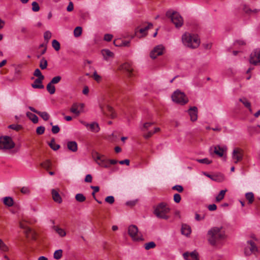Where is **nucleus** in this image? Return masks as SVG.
I'll return each mask as SVG.
<instances>
[{
  "label": "nucleus",
  "mask_w": 260,
  "mask_h": 260,
  "mask_svg": "<svg viewBox=\"0 0 260 260\" xmlns=\"http://www.w3.org/2000/svg\"><path fill=\"white\" fill-rule=\"evenodd\" d=\"M226 238L225 232L222 226L211 228L207 234V239L212 246H217L223 244Z\"/></svg>",
  "instance_id": "nucleus-1"
},
{
  "label": "nucleus",
  "mask_w": 260,
  "mask_h": 260,
  "mask_svg": "<svg viewBox=\"0 0 260 260\" xmlns=\"http://www.w3.org/2000/svg\"><path fill=\"white\" fill-rule=\"evenodd\" d=\"M182 41L185 46L191 48H196L200 44V41L197 35H191L187 32L182 36Z\"/></svg>",
  "instance_id": "nucleus-2"
},
{
  "label": "nucleus",
  "mask_w": 260,
  "mask_h": 260,
  "mask_svg": "<svg viewBox=\"0 0 260 260\" xmlns=\"http://www.w3.org/2000/svg\"><path fill=\"white\" fill-rule=\"evenodd\" d=\"M170 211L166 203L161 202L158 204L154 209V214L159 218L168 219L169 216L167 214Z\"/></svg>",
  "instance_id": "nucleus-3"
},
{
  "label": "nucleus",
  "mask_w": 260,
  "mask_h": 260,
  "mask_svg": "<svg viewBox=\"0 0 260 260\" xmlns=\"http://www.w3.org/2000/svg\"><path fill=\"white\" fill-rule=\"evenodd\" d=\"M15 147V143L12 138L9 136L0 137V149L9 150Z\"/></svg>",
  "instance_id": "nucleus-4"
},
{
  "label": "nucleus",
  "mask_w": 260,
  "mask_h": 260,
  "mask_svg": "<svg viewBox=\"0 0 260 260\" xmlns=\"http://www.w3.org/2000/svg\"><path fill=\"white\" fill-rule=\"evenodd\" d=\"M172 99L174 102L181 105H184L188 102V98L184 93L179 90H177L173 93Z\"/></svg>",
  "instance_id": "nucleus-5"
},
{
  "label": "nucleus",
  "mask_w": 260,
  "mask_h": 260,
  "mask_svg": "<svg viewBox=\"0 0 260 260\" xmlns=\"http://www.w3.org/2000/svg\"><path fill=\"white\" fill-rule=\"evenodd\" d=\"M166 16L171 18L172 22L176 27H180L183 25V18L177 12H174L171 13L170 12H167Z\"/></svg>",
  "instance_id": "nucleus-6"
},
{
  "label": "nucleus",
  "mask_w": 260,
  "mask_h": 260,
  "mask_svg": "<svg viewBox=\"0 0 260 260\" xmlns=\"http://www.w3.org/2000/svg\"><path fill=\"white\" fill-rule=\"evenodd\" d=\"M128 233L129 236L134 241H142L143 240L142 235L138 233V229L135 225L129 226L128 228Z\"/></svg>",
  "instance_id": "nucleus-7"
},
{
  "label": "nucleus",
  "mask_w": 260,
  "mask_h": 260,
  "mask_svg": "<svg viewBox=\"0 0 260 260\" xmlns=\"http://www.w3.org/2000/svg\"><path fill=\"white\" fill-rule=\"evenodd\" d=\"M152 26L153 25L151 23L144 22L142 23L140 26H138L135 28V35H136L139 32L143 35V36H145L147 34V31L149 28L152 27Z\"/></svg>",
  "instance_id": "nucleus-8"
},
{
  "label": "nucleus",
  "mask_w": 260,
  "mask_h": 260,
  "mask_svg": "<svg viewBox=\"0 0 260 260\" xmlns=\"http://www.w3.org/2000/svg\"><path fill=\"white\" fill-rule=\"evenodd\" d=\"M95 155L94 156L95 160L99 165L104 168H109L110 167L109 160L106 159L104 155H102L98 153H96Z\"/></svg>",
  "instance_id": "nucleus-9"
},
{
  "label": "nucleus",
  "mask_w": 260,
  "mask_h": 260,
  "mask_svg": "<svg viewBox=\"0 0 260 260\" xmlns=\"http://www.w3.org/2000/svg\"><path fill=\"white\" fill-rule=\"evenodd\" d=\"M249 61L254 65H260V49H256L251 53Z\"/></svg>",
  "instance_id": "nucleus-10"
},
{
  "label": "nucleus",
  "mask_w": 260,
  "mask_h": 260,
  "mask_svg": "<svg viewBox=\"0 0 260 260\" xmlns=\"http://www.w3.org/2000/svg\"><path fill=\"white\" fill-rule=\"evenodd\" d=\"M165 47L162 45H159L155 47L150 53V56L152 59L156 58L158 56L163 54Z\"/></svg>",
  "instance_id": "nucleus-11"
},
{
  "label": "nucleus",
  "mask_w": 260,
  "mask_h": 260,
  "mask_svg": "<svg viewBox=\"0 0 260 260\" xmlns=\"http://www.w3.org/2000/svg\"><path fill=\"white\" fill-rule=\"evenodd\" d=\"M247 244L249 246L246 247L244 250V253L245 255L249 256L251 255L252 253H254L257 251V247L253 241L252 240L248 241Z\"/></svg>",
  "instance_id": "nucleus-12"
},
{
  "label": "nucleus",
  "mask_w": 260,
  "mask_h": 260,
  "mask_svg": "<svg viewBox=\"0 0 260 260\" xmlns=\"http://www.w3.org/2000/svg\"><path fill=\"white\" fill-rule=\"evenodd\" d=\"M183 257L185 260H200L199 253L196 250L185 252L183 253Z\"/></svg>",
  "instance_id": "nucleus-13"
},
{
  "label": "nucleus",
  "mask_w": 260,
  "mask_h": 260,
  "mask_svg": "<svg viewBox=\"0 0 260 260\" xmlns=\"http://www.w3.org/2000/svg\"><path fill=\"white\" fill-rule=\"evenodd\" d=\"M104 114L110 116L111 118H114L116 116L113 108L109 105H106L105 108L101 107Z\"/></svg>",
  "instance_id": "nucleus-14"
},
{
  "label": "nucleus",
  "mask_w": 260,
  "mask_h": 260,
  "mask_svg": "<svg viewBox=\"0 0 260 260\" xmlns=\"http://www.w3.org/2000/svg\"><path fill=\"white\" fill-rule=\"evenodd\" d=\"M232 157L235 160V163H237L238 161H241L243 158L242 150L239 148L234 149L233 152Z\"/></svg>",
  "instance_id": "nucleus-15"
},
{
  "label": "nucleus",
  "mask_w": 260,
  "mask_h": 260,
  "mask_svg": "<svg viewBox=\"0 0 260 260\" xmlns=\"http://www.w3.org/2000/svg\"><path fill=\"white\" fill-rule=\"evenodd\" d=\"M118 69L119 70H123L126 72L127 75L128 77H132L133 76V69L132 68L131 64L129 63H124L119 67Z\"/></svg>",
  "instance_id": "nucleus-16"
},
{
  "label": "nucleus",
  "mask_w": 260,
  "mask_h": 260,
  "mask_svg": "<svg viewBox=\"0 0 260 260\" xmlns=\"http://www.w3.org/2000/svg\"><path fill=\"white\" fill-rule=\"evenodd\" d=\"M84 106L82 103H74L70 109V111L77 115H79L81 112V110L84 108Z\"/></svg>",
  "instance_id": "nucleus-17"
},
{
  "label": "nucleus",
  "mask_w": 260,
  "mask_h": 260,
  "mask_svg": "<svg viewBox=\"0 0 260 260\" xmlns=\"http://www.w3.org/2000/svg\"><path fill=\"white\" fill-rule=\"evenodd\" d=\"M28 109L32 112L38 114L40 117L42 118L43 120L45 121H47L50 117L49 114L46 112H40L36 109H35L34 107L29 106Z\"/></svg>",
  "instance_id": "nucleus-18"
},
{
  "label": "nucleus",
  "mask_w": 260,
  "mask_h": 260,
  "mask_svg": "<svg viewBox=\"0 0 260 260\" xmlns=\"http://www.w3.org/2000/svg\"><path fill=\"white\" fill-rule=\"evenodd\" d=\"M188 114L190 116V120L195 121L198 118V108L196 107H191L188 110Z\"/></svg>",
  "instance_id": "nucleus-19"
},
{
  "label": "nucleus",
  "mask_w": 260,
  "mask_h": 260,
  "mask_svg": "<svg viewBox=\"0 0 260 260\" xmlns=\"http://www.w3.org/2000/svg\"><path fill=\"white\" fill-rule=\"evenodd\" d=\"M53 200L56 203H60L62 202V199L59 195L58 191L56 189H53L51 191Z\"/></svg>",
  "instance_id": "nucleus-20"
},
{
  "label": "nucleus",
  "mask_w": 260,
  "mask_h": 260,
  "mask_svg": "<svg viewBox=\"0 0 260 260\" xmlns=\"http://www.w3.org/2000/svg\"><path fill=\"white\" fill-rule=\"evenodd\" d=\"M191 230L190 226L186 224H182L181 227V234L186 236H188L191 233Z\"/></svg>",
  "instance_id": "nucleus-21"
},
{
  "label": "nucleus",
  "mask_w": 260,
  "mask_h": 260,
  "mask_svg": "<svg viewBox=\"0 0 260 260\" xmlns=\"http://www.w3.org/2000/svg\"><path fill=\"white\" fill-rule=\"evenodd\" d=\"M67 147L70 151L75 152L78 150V145L75 141H69L67 143Z\"/></svg>",
  "instance_id": "nucleus-22"
},
{
  "label": "nucleus",
  "mask_w": 260,
  "mask_h": 260,
  "mask_svg": "<svg viewBox=\"0 0 260 260\" xmlns=\"http://www.w3.org/2000/svg\"><path fill=\"white\" fill-rule=\"evenodd\" d=\"M226 150V148L221 147L219 146L214 147V153L220 157H222L223 155L224 152Z\"/></svg>",
  "instance_id": "nucleus-23"
},
{
  "label": "nucleus",
  "mask_w": 260,
  "mask_h": 260,
  "mask_svg": "<svg viewBox=\"0 0 260 260\" xmlns=\"http://www.w3.org/2000/svg\"><path fill=\"white\" fill-rule=\"evenodd\" d=\"M40 166L45 169L46 170L48 171L50 169L52 166V163L50 159H47L40 164Z\"/></svg>",
  "instance_id": "nucleus-24"
},
{
  "label": "nucleus",
  "mask_w": 260,
  "mask_h": 260,
  "mask_svg": "<svg viewBox=\"0 0 260 260\" xmlns=\"http://www.w3.org/2000/svg\"><path fill=\"white\" fill-rule=\"evenodd\" d=\"M88 129L93 133H98L99 132L100 128L99 125L96 122H92L89 124Z\"/></svg>",
  "instance_id": "nucleus-25"
},
{
  "label": "nucleus",
  "mask_w": 260,
  "mask_h": 260,
  "mask_svg": "<svg viewBox=\"0 0 260 260\" xmlns=\"http://www.w3.org/2000/svg\"><path fill=\"white\" fill-rule=\"evenodd\" d=\"M34 75L38 77V79H36V82H41V80H43L44 79V76L42 74L39 69H36L35 70Z\"/></svg>",
  "instance_id": "nucleus-26"
},
{
  "label": "nucleus",
  "mask_w": 260,
  "mask_h": 260,
  "mask_svg": "<svg viewBox=\"0 0 260 260\" xmlns=\"http://www.w3.org/2000/svg\"><path fill=\"white\" fill-rule=\"evenodd\" d=\"M239 101L242 103L245 107L249 109L250 113H252V111L251 108V104L245 98L240 99Z\"/></svg>",
  "instance_id": "nucleus-27"
},
{
  "label": "nucleus",
  "mask_w": 260,
  "mask_h": 260,
  "mask_svg": "<svg viewBox=\"0 0 260 260\" xmlns=\"http://www.w3.org/2000/svg\"><path fill=\"white\" fill-rule=\"evenodd\" d=\"M160 130V128L155 127L153 131H148L147 133L144 134L143 137L146 139H149L153 134L159 132Z\"/></svg>",
  "instance_id": "nucleus-28"
},
{
  "label": "nucleus",
  "mask_w": 260,
  "mask_h": 260,
  "mask_svg": "<svg viewBox=\"0 0 260 260\" xmlns=\"http://www.w3.org/2000/svg\"><path fill=\"white\" fill-rule=\"evenodd\" d=\"M4 203L8 207H11L14 204L13 199L11 197H5L3 200Z\"/></svg>",
  "instance_id": "nucleus-29"
},
{
  "label": "nucleus",
  "mask_w": 260,
  "mask_h": 260,
  "mask_svg": "<svg viewBox=\"0 0 260 260\" xmlns=\"http://www.w3.org/2000/svg\"><path fill=\"white\" fill-rule=\"evenodd\" d=\"M26 116L34 123H37L38 122V118L35 114L30 112H27L26 113Z\"/></svg>",
  "instance_id": "nucleus-30"
},
{
  "label": "nucleus",
  "mask_w": 260,
  "mask_h": 260,
  "mask_svg": "<svg viewBox=\"0 0 260 260\" xmlns=\"http://www.w3.org/2000/svg\"><path fill=\"white\" fill-rule=\"evenodd\" d=\"M102 53L106 59H107L108 57H113L114 56L113 53L108 49L103 50Z\"/></svg>",
  "instance_id": "nucleus-31"
},
{
  "label": "nucleus",
  "mask_w": 260,
  "mask_h": 260,
  "mask_svg": "<svg viewBox=\"0 0 260 260\" xmlns=\"http://www.w3.org/2000/svg\"><path fill=\"white\" fill-rule=\"evenodd\" d=\"M53 229L60 236L63 237L66 235V233L63 229L57 226H54Z\"/></svg>",
  "instance_id": "nucleus-32"
},
{
  "label": "nucleus",
  "mask_w": 260,
  "mask_h": 260,
  "mask_svg": "<svg viewBox=\"0 0 260 260\" xmlns=\"http://www.w3.org/2000/svg\"><path fill=\"white\" fill-rule=\"evenodd\" d=\"M206 176L210 178L213 181H220L223 179V177L222 176H217V175H212L208 174H205Z\"/></svg>",
  "instance_id": "nucleus-33"
},
{
  "label": "nucleus",
  "mask_w": 260,
  "mask_h": 260,
  "mask_svg": "<svg viewBox=\"0 0 260 260\" xmlns=\"http://www.w3.org/2000/svg\"><path fill=\"white\" fill-rule=\"evenodd\" d=\"M49 146L53 150H57L60 148V145L58 144H56L55 143V139L52 138L51 142L49 143Z\"/></svg>",
  "instance_id": "nucleus-34"
},
{
  "label": "nucleus",
  "mask_w": 260,
  "mask_h": 260,
  "mask_svg": "<svg viewBox=\"0 0 260 260\" xmlns=\"http://www.w3.org/2000/svg\"><path fill=\"white\" fill-rule=\"evenodd\" d=\"M226 190H221L219 194L216 197V201L217 202H220L224 197L225 192H226Z\"/></svg>",
  "instance_id": "nucleus-35"
},
{
  "label": "nucleus",
  "mask_w": 260,
  "mask_h": 260,
  "mask_svg": "<svg viewBox=\"0 0 260 260\" xmlns=\"http://www.w3.org/2000/svg\"><path fill=\"white\" fill-rule=\"evenodd\" d=\"M46 88H47V91L51 94H54L55 93V86L53 85V84L51 83L50 82H49L47 84V85L46 86Z\"/></svg>",
  "instance_id": "nucleus-36"
},
{
  "label": "nucleus",
  "mask_w": 260,
  "mask_h": 260,
  "mask_svg": "<svg viewBox=\"0 0 260 260\" xmlns=\"http://www.w3.org/2000/svg\"><path fill=\"white\" fill-rule=\"evenodd\" d=\"M246 199L248 200V203L251 204L254 201V194L252 192H248L245 194Z\"/></svg>",
  "instance_id": "nucleus-37"
},
{
  "label": "nucleus",
  "mask_w": 260,
  "mask_h": 260,
  "mask_svg": "<svg viewBox=\"0 0 260 260\" xmlns=\"http://www.w3.org/2000/svg\"><path fill=\"white\" fill-rule=\"evenodd\" d=\"M82 32V28L81 26L76 27L74 30V35L75 37H80Z\"/></svg>",
  "instance_id": "nucleus-38"
},
{
  "label": "nucleus",
  "mask_w": 260,
  "mask_h": 260,
  "mask_svg": "<svg viewBox=\"0 0 260 260\" xmlns=\"http://www.w3.org/2000/svg\"><path fill=\"white\" fill-rule=\"evenodd\" d=\"M48 62L47 60L44 58H42L40 62V67L42 70H44L47 68Z\"/></svg>",
  "instance_id": "nucleus-39"
},
{
  "label": "nucleus",
  "mask_w": 260,
  "mask_h": 260,
  "mask_svg": "<svg viewBox=\"0 0 260 260\" xmlns=\"http://www.w3.org/2000/svg\"><path fill=\"white\" fill-rule=\"evenodd\" d=\"M62 256V250L61 249H59L56 250L53 255V257L56 259H59L61 258Z\"/></svg>",
  "instance_id": "nucleus-40"
},
{
  "label": "nucleus",
  "mask_w": 260,
  "mask_h": 260,
  "mask_svg": "<svg viewBox=\"0 0 260 260\" xmlns=\"http://www.w3.org/2000/svg\"><path fill=\"white\" fill-rule=\"evenodd\" d=\"M52 47L56 50L58 51L60 49V45L58 41L53 40L52 42Z\"/></svg>",
  "instance_id": "nucleus-41"
},
{
  "label": "nucleus",
  "mask_w": 260,
  "mask_h": 260,
  "mask_svg": "<svg viewBox=\"0 0 260 260\" xmlns=\"http://www.w3.org/2000/svg\"><path fill=\"white\" fill-rule=\"evenodd\" d=\"M31 86L34 88L43 89L44 88V85L42 84V80H41V82H36V80L34 82L31 84Z\"/></svg>",
  "instance_id": "nucleus-42"
},
{
  "label": "nucleus",
  "mask_w": 260,
  "mask_h": 260,
  "mask_svg": "<svg viewBox=\"0 0 260 260\" xmlns=\"http://www.w3.org/2000/svg\"><path fill=\"white\" fill-rule=\"evenodd\" d=\"M75 199L79 202H83L85 201V197L82 193H77L75 196Z\"/></svg>",
  "instance_id": "nucleus-43"
},
{
  "label": "nucleus",
  "mask_w": 260,
  "mask_h": 260,
  "mask_svg": "<svg viewBox=\"0 0 260 260\" xmlns=\"http://www.w3.org/2000/svg\"><path fill=\"white\" fill-rule=\"evenodd\" d=\"M51 36H52L51 32L49 30L46 31L44 32V38L45 41L46 42V44H47L48 43L49 40L51 38Z\"/></svg>",
  "instance_id": "nucleus-44"
},
{
  "label": "nucleus",
  "mask_w": 260,
  "mask_h": 260,
  "mask_svg": "<svg viewBox=\"0 0 260 260\" xmlns=\"http://www.w3.org/2000/svg\"><path fill=\"white\" fill-rule=\"evenodd\" d=\"M0 250L3 251H8L9 250L8 247L1 239H0Z\"/></svg>",
  "instance_id": "nucleus-45"
},
{
  "label": "nucleus",
  "mask_w": 260,
  "mask_h": 260,
  "mask_svg": "<svg viewBox=\"0 0 260 260\" xmlns=\"http://www.w3.org/2000/svg\"><path fill=\"white\" fill-rule=\"evenodd\" d=\"M156 246V244L154 242H150L145 244V248L146 250H149L151 248H154Z\"/></svg>",
  "instance_id": "nucleus-46"
},
{
  "label": "nucleus",
  "mask_w": 260,
  "mask_h": 260,
  "mask_svg": "<svg viewBox=\"0 0 260 260\" xmlns=\"http://www.w3.org/2000/svg\"><path fill=\"white\" fill-rule=\"evenodd\" d=\"M154 124L153 122H146L144 123L143 126L142 128V131H148L150 127Z\"/></svg>",
  "instance_id": "nucleus-47"
},
{
  "label": "nucleus",
  "mask_w": 260,
  "mask_h": 260,
  "mask_svg": "<svg viewBox=\"0 0 260 260\" xmlns=\"http://www.w3.org/2000/svg\"><path fill=\"white\" fill-rule=\"evenodd\" d=\"M32 10L34 12H38L40 10V6L38 3L36 2H34L32 3Z\"/></svg>",
  "instance_id": "nucleus-48"
},
{
  "label": "nucleus",
  "mask_w": 260,
  "mask_h": 260,
  "mask_svg": "<svg viewBox=\"0 0 260 260\" xmlns=\"http://www.w3.org/2000/svg\"><path fill=\"white\" fill-rule=\"evenodd\" d=\"M61 79V76H57L53 77L50 82L53 84H57L60 81Z\"/></svg>",
  "instance_id": "nucleus-49"
},
{
  "label": "nucleus",
  "mask_w": 260,
  "mask_h": 260,
  "mask_svg": "<svg viewBox=\"0 0 260 260\" xmlns=\"http://www.w3.org/2000/svg\"><path fill=\"white\" fill-rule=\"evenodd\" d=\"M242 10L245 13L248 14H250L252 12V10L245 4L243 5Z\"/></svg>",
  "instance_id": "nucleus-50"
},
{
  "label": "nucleus",
  "mask_w": 260,
  "mask_h": 260,
  "mask_svg": "<svg viewBox=\"0 0 260 260\" xmlns=\"http://www.w3.org/2000/svg\"><path fill=\"white\" fill-rule=\"evenodd\" d=\"M9 128L18 131L22 128V126L19 124H11L8 126Z\"/></svg>",
  "instance_id": "nucleus-51"
},
{
  "label": "nucleus",
  "mask_w": 260,
  "mask_h": 260,
  "mask_svg": "<svg viewBox=\"0 0 260 260\" xmlns=\"http://www.w3.org/2000/svg\"><path fill=\"white\" fill-rule=\"evenodd\" d=\"M115 199L114 197L113 196H108L105 198V202L107 203L110 204H113L114 203Z\"/></svg>",
  "instance_id": "nucleus-52"
},
{
  "label": "nucleus",
  "mask_w": 260,
  "mask_h": 260,
  "mask_svg": "<svg viewBox=\"0 0 260 260\" xmlns=\"http://www.w3.org/2000/svg\"><path fill=\"white\" fill-rule=\"evenodd\" d=\"M45 127L40 126L37 127L36 133L38 135H42L45 132Z\"/></svg>",
  "instance_id": "nucleus-53"
},
{
  "label": "nucleus",
  "mask_w": 260,
  "mask_h": 260,
  "mask_svg": "<svg viewBox=\"0 0 260 260\" xmlns=\"http://www.w3.org/2000/svg\"><path fill=\"white\" fill-rule=\"evenodd\" d=\"M122 42L123 40L121 39H117L114 41L113 43L116 46L121 47Z\"/></svg>",
  "instance_id": "nucleus-54"
},
{
  "label": "nucleus",
  "mask_w": 260,
  "mask_h": 260,
  "mask_svg": "<svg viewBox=\"0 0 260 260\" xmlns=\"http://www.w3.org/2000/svg\"><path fill=\"white\" fill-rule=\"evenodd\" d=\"M199 162L202 164H210L212 162V160H210L207 158L198 159L197 160Z\"/></svg>",
  "instance_id": "nucleus-55"
},
{
  "label": "nucleus",
  "mask_w": 260,
  "mask_h": 260,
  "mask_svg": "<svg viewBox=\"0 0 260 260\" xmlns=\"http://www.w3.org/2000/svg\"><path fill=\"white\" fill-rule=\"evenodd\" d=\"M173 190L178 191L179 192H182L183 191V188L181 185H176L172 187Z\"/></svg>",
  "instance_id": "nucleus-56"
},
{
  "label": "nucleus",
  "mask_w": 260,
  "mask_h": 260,
  "mask_svg": "<svg viewBox=\"0 0 260 260\" xmlns=\"http://www.w3.org/2000/svg\"><path fill=\"white\" fill-rule=\"evenodd\" d=\"M20 191L21 193L23 194H29L30 193V190L28 187L24 186L22 187L20 189Z\"/></svg>",
  "instance_id": "nucleus-57"
},
{
  "label": "nucleus",
  "mask_w": 260,
  "mask_h": 260,
  "mask_svg": "<svg viewBox=\"0 0 260 260\" xmlns=\"http://www.w3.org/2000/svg\"><path fill=\"white\" fill-rule=\"evenodd\" d=\"M60 131V128L58 125H53L52 127L51 131L52 133L56 134H57Z\"/></svg>",
  "instance_id": "nucleus-58"
},
{
  "label": "nucleus",
  "mask_w": 260,
  "mask_h": 260,
  "mask_svg": "<svg viewBox=\"0 0 260 260\" xmlns=\"http://www.w3.org/2000/svg\"><path fill=\"white\" fill-rule=\"evenodd\" d=\"M181 196L178 193H175L174 195V201L177 203H179L181 201Z\"/></svg>",
  "instance_id": "nucleus-59"
},
{
  "label": "nucleus",
  "mask_w": 260,
  "mask_h": 260,
  "mask_svg": "<svg viewBox=\"0 0 260 260\" xmlns=\"http://www.w3.org/2000/svg\"><path fill=\"white\" fill-rule=\"evenodd\" d=\"M93 77L98 82H99L101 80V77L97 74L96 72L93 73Z\"/></svg>",
  "instance_id": "nucleus-60"
},
{
  "label": "nucleus",
  "mask_w": 260,
  "mask_h": 260,
  "mask_svg": "<svg viewBox=\"0 0 260 260\" xmlns=\"http://www.w3.org/2000/svg\"><path fill=\"white\" fill-rule=\"evenodd\" d=\"M113 38V36L111 34H106L104 36V40L105 41H108V42H109V41H111L112 40Z\"/></svg>",
  "instance_id": "nucleus-61"
},
{
  "label": "nucleus",
  "mask_w": 260,
  "mask_h": 260,
  "mask_svg": "<svg viewBox=\"0 0 260 260\" xmlns=\"http://www.w3.org/2000/svg\"><path fill=\"white\" fill-rule=\"evenodd\" d=\"M21 71L20 70L16 69L15 71V77L16 79H20Z\"/></svg>",
  "instance_id": "nucleus-62"
},
{
  "label": "nucleus",
  "mask_w": 260,
  "mask_h": 260,
  "mask_svg": "<svg viewBox=\"0 0 260 260\" xmlns=\"http://www.w3.org/2000/svg\"><path fill=\"white\" fill-rule=\"evenodd\" d=\"M74 9V5L72 2H70L68 6L67 7V10L68 12H71Z\"/></svg>",
  "instance_id": "nucleus-63"
},
{
  "label": "nucleus",
  "mask_w": 260,
  "mask_h": 260,
  "mask_svg": "<svg viewBox=\"0 0 260 260\" xmlns=\"http://www.w3.org/2000/svg\"><path fill=\"white\" fill-rule=\"evenodd\" d=\"M92 177L90 174H88L86 176L85 178V181L86 182L90 183L92 182Z\"/></svg>",
  "instance_id": "nucleus-64"
}]
</instances>
